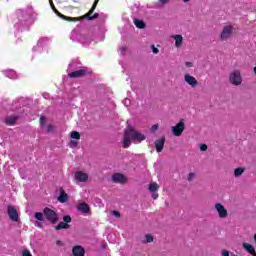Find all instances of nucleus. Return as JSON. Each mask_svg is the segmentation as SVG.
<instances>
[{"label":"nucleus","instance_id":"f257e3e1","mask_svg":"<svg viewBox=\"0 0 256 256\" xmlns=\"http://www.w3.org/2000/svg\"><path fill=\"white\" fill-rule=\"evenodd\" d=\"M146 137L135 131L132 127H128L124 133V140H123V148L127 149L129 145H131V141L134 143H141V141H145Z\"/></svg>","mask_w":256,"mask_h":256},{"label":"nucleus","instance_id":"f03ea898","mask_svg":"<svg viewBox=\"0 0 256 256\" xmlns=\"http://www.w3.org/2000/svg\"><path fill=\"white\" fill-rule=\"evenodd\" d=\"M235 33V26L228 24L223 26L222 31L220 32L219 39L222 41H229L233 34Z\"/></svg>","mask_w":256,"mask_h":256},{"label":"nucleus","instance_id":"7ed1b4c3","mask_svg":"<svg viewBox=\"0 0 256 256\" xmlns=\"http://www.w3.org/2000/svg\"><path fill=\"white\" fill-rule=\"evenodd\" d=\"M229 81L231 85H234L235 87H239V85L243 83V76H241V71L233 70L229 75Z\"/></svg>","mask_w":256,"mask_h":256},{"label":"nucleus","instance_id":"20e7f679","mask_svg":"<svg viewBox=\"0 0 256 256\" xmlns=\"http://www.w3.org/2000/svg\"><path fill=\"white\" fill-rule=\"evenodd\" d=\"M214 209H215V211H217L218 217L220 219H227V217H229V212L227 211V209L225 208V206L223 204L216 203L214 205Z\"/></svg>","mask_w":256,"mask_h":256},{"label":"nucleus","instance_id":"39448f33","mask_svg":"<svg viewBox=\"0 0 256 256\" xmlns=\"http://www.w3.org/2000/svg\"><path fill=\"white\" fill-rule=\"evenodd\" d=\"M171 131L174 137H181L183 131H185V123L183 121L178 122L175 126L171 127Z\"/></svg>","mask_w":256,"mask_h":256},{"label":"nucleus","instance_id":"423d86ee","mask_svg":"<svg viewBox=\"0 0 256 256\" xmlns=\"http://www.w3.org/2000/svg\"><path fill=\"white\" fill-rule=\"evenodd\" d=\"M44 216L46 217L47 221H50V223H57L59 219L57 213L50 208L44 209Z\"/></svg>","mask_w":256,"mask_h":256},{"label":"nucleus","instance_id":"0eeeda50","mask_svg":"<svg viewBox=\"0 0 256 256\" xmlns=\"http://www.w3.org/2000/svg\"><path fill=\"white\" fill-rule=\"evenodd\" d=\"M184 81L186 84L189 85V87H192V89H195V87H199V81H197V78H195L191 74H185Z\"/></svg>","mask_w":256,"mask_h":256},{"label":"nucleus","instance_id":"6e6552de","mask_svg":"<svg viewBox=\"0 0 256 256\" xmlns=\"http://www.w3.org/2000/svg\"><path fill=\"white\" fill-rule=\"evenodd\" d=\"M74 177L79 183H87V181H89V174L83 171L75 172Z\"/></svg>","mask_w":256,"mask_h":256},{"label":"nucleus","instance_id":"1a4fd4ad","mask_svg":"<svg viewBox=\"0 0 256 256\" xmlns=\"http://www.w3.org/2000/svg\"><path fill=\"white\" fill-rule=\"evenodd\" d=\"M17 15L19 18V23L15 24V27H17V29H21L23 27H25V25H27V22L23 21V19H21V17H24L25 19H27V13H25L23 10H18L17 11Z\"/></svg>","mask_w":256,"mask_h":256},{"label":"nucleus","instance_id":"9d476101","mask_svg":"<svg viewBox=\"0 0 256 256\" xmlns=\"http://www.w3.org/2000/svg\"><path fill=\"white\" fill-rule=\"evenodd\" d=\"M7 213L11 221H19V213L17 212V209H15V207L8 206Z\"/></svg>","mask_w":256,"mask_h":256},{"label":"nucleus","instance_id":"9b49d317","mask_svg":"<svg viewBox=\"0 0 256 256\" xmlns=\"http://www.w3.org/2000/svg\"><path fill=\"white\" fill-rule=\"evenodd\" d=\"M97 3H99V0H95L90 11L84 16L86 17V19H89V21H93V19H97L99 17V13H95L93 15V11H95V9L97 8Z\"/></svg>","mask_w":256,"mask_h":256},{"label":"nucleus","instance_id":"f8f14e48","mask_svg":"<svg viewBox=\"0 0 256 256\" xmlns=\"http://www.w3.org/2000/svg\"><path fill=\"white\" fill-rule=\"evenodd\" d=\"M171 39L174 40V47H176V49H181V47H183V35L174 34L171 36Z\"/></svg>","mask_w":256,"mask_h":256},{"label":"nucleus","instance_id":"ddd939ff","mask_svg":"<svg viewBox=\"0 0 256 256\" xmlns=\"http://www.w3.org/2000/svg\"><path fill=\"white\" fill-rule=\"evenodd\" d=\"M112 181L113 183H127V177L121 173H115L112 175Z\"/></svg>","mask_w":256,"mask_h":256},{"label":"nucleus","instance_id":"4468645a","mask_svg":"<svg viewBox=\"0 0 256 256\" xmlns=\"http://www.w3.org/2000/svg\"><path fill=\"white\" fill-rule=\"evenodd\" d=\"M77 209L78 211H80V213H84L85 215L91 213V208L89 207V204L85 202L78 204Z\"/></svg>","mask_w":256,"mask_h":256},{"label":"nucleus","instance_id":"2eb2a0df","mask_svg":"<svg viewBox=\"0 0 256 256\" xmlns=\"http://www.w3.org/2000/svg\"><path fill=\"white\" fill-rule=\"evenodd\" d=\"M155 147L157 153H161L163 151V147H165V137H162L155 141Z\"/></svg>","mask_w":256,"mask_h":256},{"label":"nucleus","instance_id":"dca6fc26","mask_svg":"<svg viewBox=\"0 0 256 256\" xmlns=\"http://www.w3.org/2000/svg\"><path fill=\"white\" fill-rule=\"evenodd\" d=\"M73 256H85V249L82 246H74L72 249Z\"/></svg>","mask_w":256,"mask_h":256},{"label":"nucleus","instance_id":"f3484780","mask_svg":"<svg viewBox=\"0 0 256 256\" xmlns=\"http://www.w3.org/2000/svg\"><path fill=\"white\" fill-rule=\"evenodd\" d=\"M243 249H245V251H247V253H249L250 255H255L256 251H255V246L252 244H249L247 242H244L242 244Z\"/></svg>","mask_w":256,"mask_h":256},{"label":"nucleus","instance_id":"a211bd4d","mask_svg":"<svg viewBox=\"0 0 256 256\" xmlns=\"http://www.w3.org/2000/svg\"><path fill=\"white\" fill-rule=\"evenodd\" d=\"M85 73H87V71H85L84 69H80L78 71L69 73L68 76L71 78L83 77V75H85Z\"/></svg>","mask_w":256,"mask_h":256},{"label":"nucleus","instance_id":"6ab92c4d","mask_svg":"<svg viewBox=\"0 0 256 256\" xmlns=\"http://www.w3.org/2000/svg\"><path fill=\"white\" fill-rule=\"evenodd\" d=\"M43 43H45V39H40L37 45L33 48V51L41 53L43 51Z\"/></svg>","mask_w":256,"mask_h":256},{"label":"nucleus","instance_id":"aec40b11","mask_svg":"<svg viewBox=\"0 0 256 256\" xmlns=\"http://www.w3.org/2000/svg\"><path fill=\"white\" fill-rule=\"evenodd\" d=\"M67 199H69V196L67 193H65V190H61V193L58 197L59 203H67Z\"/></svg>","mask_w":256,"mask_h":256},{"label":"nucleus","instance_id":"412c9836","mask_svg":"<svg viewBox=\"0 0 256 256\" xmlns=\"http://www.w3.org/2000/svg\"><path fill=\"white\" fill-rule=\"evenodd\" d=\"M5 123L6 125H15L17 123V116H7Z\"/></svg>","mask_w":256,"mask_h":256},{"label":"nucleus","instance_id":"4be33fe9","mask_svg":"<svg viewBox=\"0 0 256 256\" xmlns=\"http://www.w3.org/2000/svg\"><path fill=\"white\" fill-rule=\"evenodd\" d=\"M148 189H149L150 193H155V192L159 191V184H157V182H151L149 184Z\"/></svg>","mask_w":256,"mask_h":256},{"label":"nucleus","instance_id":"5701e85b","mask_svg":"<svg viewBox=\"0 0 256 256\" xmlns=\"http://www.w3.org/2000/svg\"><path fill=\"white\" fill-rule=\"evenodd\" d=\"M53 11L56 13V15H59V17H62V19H66V21H79L78 18H71V17L63 16V14L59 13L57 11V9H55V7H53Z\"/></svg>","mask_w":256,"mask_h":256},{"label":"nucleus","instance_id":"b1692460","mask_svg":"<svg viewBox=\"0 0 256 256\" xmlns=\"http://www.w3.org/2000/svg\"><path fill=\"white\" fill-rule=\"evenodd\" d=\"M4 75H6L9 79H17V73L13 70H6Z\"/></svg>","mask_w":256,"mask_h":256},{"label":"nucleus","instance_id":"393cba45","mask_svg":"<svg viewBox=\"0 0 256 256\" xmlns=\"http://www.w3.org/2000/svg\"><path fill=\"white\" fill-rule=\"evenodd\" d=\"M243 173H245V168H241V167L236 168L234 170V177L239 178L241 177V175H243Z\"/></svg>","mask_w":256,"mask_h":256},{"label":"nucleus","instance_id":"a878e982","mask_svg":"<svg viewBox=\"0 0 256 256\" xmlns=\"http://www.w3.org/2000/svg\"><path fill=\"white\" fill-rule=\"evenodd\" d=\"M134 25L138 27V29H143L145 27V22H143V20L134 19Z\"/></svg>","mask_w":256,"mask_h":256},{"label":"nucleus","instance_id":"bb28decb","mask_svg":"<svg viewBox=\"0 0 256 256\" xmlns=\"http://www.w3.org/2000/svg\"><path fill=\"white\" fill-rule=\"evenodd\" d=\"M61 229H69V224L66 222H60L57 226H56V231H59Z\"/></svg>","mask_w":256,"mask_h":256},{"label":"nucleus","instance_id":"cd10ccee","mask_svg":"<svg viewBox=\"0 0 256 256\" xmlns=\"http://www.w3.org/2000/svg\"><path fill=\"white\" fill-rule=\"evenodd\" d=\"M195 177H197V174L195 172H190L187 176V181L191 183L192 181H195Z\"/></svg>","mask_w":256,"mask_h":256},{"label":"nucleus","instance_id":"c85d7f7f","mask_svg":"<svg viewBox=\"0 0 256 256\" xmlns=\"http://www.w3.org/2000/svg\"><path fill=\"white\" fill-rule=\"evenodd\" d=\"M71 138L76 139L77 141H79V139H81V134H79V132H77V131H73L71 133Z\"/></svg>","mask_w":256,"mask_h":256},{"label":"nucleus","instance_id":"c756f323","mask_svg":"<svg viewBox=\"0 0 256 256\" xmlns=\"http://www.w3.org/2000/svg\"><path fill=\"white\" fill-rule=\"evenodd\" d=\"M145 239H146V240L142 241V243H153V235L147 234V235L145 236Z\"/></svg>","mask_w":256,"mask_h":256},{"label":"nucleus","instance_id":"7c9ffc66","mask_svg":"<svg viewBox=\"0 0 256 256\" xmlns=\"http://www.w3.org/2000/svg\"><path fill=\"white\" fill-rule=\"evenodd\" d=\"M35 219H37L38 221H43V219H44L43 213H41V212L35 213Z\"/></svg>","mask_w":256,"mask_h":256},{"label":"nucleus","instance_id":"2f4dec72","mask_svg":"<svg viewBox=\"0 0 256 256\" xmlns=\"http://www.w3.org/2000/svg\"><path fill=\"white\" fill-rule=\"evenodd\" d=\"M45 123H47V118L45 116L40 117V127H45Z\"/></svg>","mask_w":256,"mask_h":256},{"label":"nucleus","instance_id":"473e14b6","mask_svg":"<svg viewBox=\"0 0 256 256\" xmlns=\"http://www.w3.org/2000/svg\"><path fill=\"white\" fill-rule=\"evenodd\" d=\"M169 0H158L157 5L158 7H161L162 5H167Z\"/></svg>","mask_w":256,"mask_h":256},{"label":"nucleus","instance_id":"72a5a7b5","mask_svg":"<svg viewBox=\"0 0 256 256\" xmlns=\"http://www.w3.org/2000/svg\"><path fill=\"white\" fill-rule=\"evenodd\" d=\"M63 221H64V223H67V224L71 223V216H69V215L64 216Z\"/></svg>","mask_w":256,"mask_h":256},{"label":"nucleus","instance_id":"f704fd0d","mask_svg":"<svg viewBox=\"0 0 256 256\" xmlns=\"http://www.w3.org/2000/svg\"><path fill=\"white\" fill-rule=\"evenodd\" d=\"M77 146V141L76 140H71L69 143V147H71L72 149H74V147Z\"/></svg>","mask_w":256,"mask_h":256},{"label":"nucleus","instance_id":"c9c22d12","mask_svg":"<svg viewBox=\"0 0 256 256\" xmlns=\"http://www.w3.org/2000/svg\"><path fill=\"white\" fill-rule=\"evenodd\" d=\"M151 47H152V53L157 55V53H159V49L157 47H155V45H152Z\"/></svg>","mask_w":256,"mask_h":256},{"label":"nucleus","instance_id":"e433bc0d","mask_svg":"<svg viewBox=\"0 0 256 256\" xmlns=\"http://www.w3.org/2000/svg\"><path fill=\"white\" fill-rule=\"evenodd\" d=\"M111 214L113 215V217H116V218L121 217V214L117 211H112Z\"/></svg>","mask_w":256,"mask_h":256},{"label":"nucleus","instance_id":"4c0bfd02","mask_svg":"<svg viewBox=\"0 0 256 256\" xmlns=\"http://www.w3.org/2000/svg\"><path fill=\"white\" fill-rule=\"evenodd\" d=\"M22 255H23V256H33L29 250H24V251L22 252Z\"/></svg>","mask_w":256,"mask_h":256},{"label":"nucleus","instance_id":"58836bf2","mask_svg":"<svg viewBox=\"0 0 256 256\" xmlns=\"http://www.w3.org/2000/svg\"><path fill=\"white\" fill-rule=\"evenodd\" d=\"M185 67H187V69H191V67H193V62H185Z\"/></svg>","mask_w":256,"mask_h":256},{"label":"nucleus","instance_id":"ea45409f","mask_svg":"<svg viewBox=\"0 0 256 256\" xmlns=\"http://www.w3.org/2000/svg\"><path fill=\"white\" fill-rule=\"evenodd\" d=\"M157 129H159V124H154V125L151 127V131H157Z\"/></svg>","mask_w":256,"mask_h":256},{"label":"nucleus","instance_id":"a19ab883","mask_svg":"<svg viewBox=\"0 0 256 256\" xmlns=\"http://www.w3.org/2000/svg\"><path fill=\"white\" fill-rule=\"evenodd\" d=\"M200 151H207V146L205 144H202L200 146Z\"/></svg>","mask_w":256,"mask_h":256},{"label":"nucleus","instance_id":"79ce46f5","mask_svg":"<svg viewBox=\"0 0 256 256\" xmlns=\"http://www.w3.org/2000/svg\"><path fill=\"white\" fill-rule=\"evenodd\" d=\"M152 198L153 199H159V194L158 193H153Z\"/></svg>","mask_w":256,"mask_h":256},{"label":"nucleus","instance_id":"37998d69","mask_svg":"<svg viewBox=\"0 0 256 256\" xmlns=\"http://www.w3.org/2000/svg\"><path fill=\"white\" fill-rule=\"evenodd\" d=\"M222 256H229V251L223 250L222 251Z\"/></svg>","mask_w":256,"mask_h":256},{"label":"nucleus","instance_id":"c03bdc74","mask_svg":"<svg viewBox=\"0 0 256 256\" xmlns=\"http://www.w3.org/2000/svg\"><path fill=\"white\" fill-rule=\"evenodd\" d=\"M129 103H131V101L129 99L124 100V105H126V107H128Z\"/></svg>","mask_w":256,"mask_h":256},{"label":"nucleus","instance_id":"a18cd8bd","mask_svg":"<svg viewBox=\"0 0 256 256\" xmlns=\"http://www.w3.org/2000/svg\"><path fill=\"white\" fill-rule=\"evenodd\" d=\"M34 225H35L36 227H43V226L41 225V222H39V221H36V222L34 223Z\"/></svg>","mask_w":256,"mask_h":256},{"label":"nucleus","instance_id":"49530a36","mask_svg":"<svg viewBox=\"0 0 256 256\" xmlns=\"http://www.w3.org/2000/svg\"><path fill=\"white\" fill-rule=\"evenodd\" d=\"M48 131H53V126H48Z\"/></svg>","mask_w":256,"mask_h":256},{"label":"nucleus","instance_id":"de8ad7c7","mask_svg":"<svg viewBox=\"0 0 256 256\" xmlns=\"http://www.w3.org/2000/svg\"><path fill=\"white\" fill-rule=\"evenodd\" d=\"M57 245H63V242L57 241Z\"/></svg>","mask_w":256,"mask_h":256},{"label":"nucleus","instance_id":"09e8293b","mask_svg":"<svg viewBox=\"0 0 256 256\" xmlns=\"http://www.w3.org/2000/svg\"><path fill=\"white\" fill-rule=\"evenodd\" d=\"M183 1V3H189V1H191V0H182Z\"/></svg>","mask_w":256,"mask_h":256},{"label":"nucleus","instance_id":"8fccbe9b","mask_svg":"<svg viewBox=\"0 0 256 256\" xmlns=\"http://www.w3.org/2000/svg\"><path fill=\"white\" fill-rule=\"evenodd\" d=\"M253 256H256V253L255 254H252Z\"/></svg>","mask_w":256,"mask_h":256}]
</instances>
